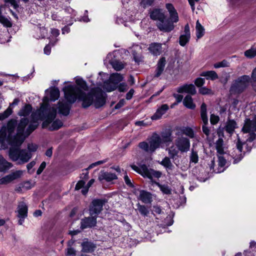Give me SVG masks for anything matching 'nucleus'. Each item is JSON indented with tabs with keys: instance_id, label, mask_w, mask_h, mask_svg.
<instances>
[{
	"instance_id": "1",
	"label": "nucleus",
	"mask_w": 256,
	"mask_h": 256,
	"mask_svg": "<svg viewBox=\"0 0 256 256\" xmlns=\"http://www.w3.org/2000/svg\"><path fill=\"white\" fill-rule=\"evenodd\" d=\"M28 123L27 118H22L18 126L16 134L13 137L12 134L17 124L16 120H10L7 126H3L0 130V144L4 145L6 142H8L11 146L8 152L9 157L12 160L17 162L20 164L27 162L32 156L30 152L20 148L24 140V130Z\"/></svg>"
},
{
	"instance_id": "2",
	"label": "nucleus",
	"mask_w": 256,
	"mask_h": 256,
	"mask_svg": "<svg viewBox=\"0 0 256 256\" xmlns=\"http://www.w3.org/2000/svg\"><path fill=\"white\" fill-rule=\"evenodd\" d=\"M64 91V97L69 103H74L78 98L82 102V106L84 108H86L92 104L94 98V104L96 108L103 106L106 103V99L102 92L94 95L90 93L86 94L80 88L71 85L65 86Z\"/></svg>"
},
{
	"instance_id": "3",
	"label": "nucleus",
	"mask_w": 256,
	"mask_h": 256,
	"mask_svg": "<svg viewBox=\"0 0 256 256\" xmlns=\"http://www.w3.org/2000/svg\"><path fill=\"white\" fill-rule=\"evenodd\" d=\"M56 115V109L54 107H50L42 104L40 108L32 114L34 118L43 120L42 127L49 130H56L62 126V122L59 120H54Z\"/></svg>"
},
{
	"instance_id": "4",
	"label": "nucleus",
	"mask_w": 256,
	"mask_h": 256,
	"mask_svg": "<svg viewBox=\"0 0 256 256\" xmlns=\"http://www.w3.org/2000/svg\"><path fill=\"white\" fill-rule=\"evenodd\" d=\"M250 78L249 76L244 75L239 76L233 81L230 88L231 94H236L242 92L249 85Z\"/></svg>"
},
{
	"instance_id": "5",
	"label": "nucleus",
	"mask_w": 256,
	"mask_h": 256,
	"mask_svg": "<svg viewBox=\"0 0 256 256\" xmlns=\"http://www.w3.org/2000/svg\"><path fill=\"white\" fill-rule=\"evenodd\" d=\"M161 144L162 140L160 136L154 134L150 139L148 143L146 142H141L139 144L138 146L146 152H153L160 146Z\"/></svg>"
},
{
	"instance_id": "6",
	"label": "nucleus",
	"mask_w": 256,
	"mask_h": 256,
	"mask_svg": "<svg viewBox=\"0 0 256 256\" xmlns=\"http://www.w3.org/2000/svg\"><path fill=\"white\" fill-rule=\"evenodd\" d=\"M107 202L106 199H94L92 200L89 208L90 216L97 217L103 210V206Z\"/></svg>"
},
{
	"instance_id": "7",
	"label": "nucleus",
	"mask_w": 256,
	"mask_h": 256,
	"mask_svg": "<svg viewBox=\"0 0 256 256\" xmlns=\"http://www.w3.org/2000/svg\"><path fill=\"white\" fill-rule=\"evenodd\" d=\"M245 142H242L238 136L236 142V148L234 149L231 153V156L233 159L232 163L236 164L244 158V152L242 151V146Z\"/></svg>"
},
{
	"instance_id": "8",
	"label": "nucleus",
	"mask_w": 256,
	"mask_h": 256,
	"mask_svg": "<svg viewBox=\"0 0 256 256\" xmlns=\"http://www.w3.org/2000/svg\"><path fill=\"white\" fill-rule=\"evenodd\" d=\"M200 118L202 122V130L207 137L210 135V130L207 126L208 124V119L207 114V106L205 103L203 102L200 108Z\"/></svg>"
},
{
	"instance_id": "9",
	"label": "nucleus",
	"mask_w": 256,
	"mask_h": 256,
	"mask_svg": "<svg viewBox=\"0 0 256 256\" xmlns=\"http://www.w3.org/2000/svg\"><path fill=\"white\" fill-rule=\"evenodd\" d=\"M236 128V122L233 120H227L224 127L220 126L218 128L217 130V134L219 136H224V131L226 130V132L231 136L234 134V130Z\"/></svg>"
},
{
	"instance_id": "10",
	"label": "nucleus",
	"mask_w": 256,
	"mask_h": 256,
	"mask_svg": "<svg viewBox=\"0 0 256 256\" xmlns=\"http://www.w3.org/2000/svg\"><path fill=\"white\" fill-rule=\"evenodd\" d=\"M174 144L181 152H186L190 149V140L186 137L182 136L178 137L175 140Z\"/></svg>"
},
{
	"instance_id": "11",
	"label": "nucleus",
	"mask_w": 256,
	"mask_h": 256,
	"mask_svg": "<svg viewBox=\"0 0 256 256\" xmlns=\"http://www.w3.org/2000/svg\"><path fill=\"white\" fill-rule=\"evenodd\" d=\"M16 212H17V216L19 218L18 224L22 225L24 219L28 216V208L26 204L24 202H20Z\"/></svg>"
},
{
	"instance_id": "12",
	"label": "nucleus",
	"mask_w": 256,
	"mask_h": 256,
	"mask_svg": "<svg viewBox=\"0 0 256 256\" xmlns=\"http://www.w3.org/2000/svg\"><path fill=\"white\" fill-rule=\"evenodd\" d=\"M22 174V171L16 170L0 178V184H6L20 178Z\"/></svg>"
},
{
	"instance_id": "13",
	"label": "nucleus",
	"mask_w": 256,
	"mask_h": 256,
	"mask_svg": "<svg viewBox=\"0 0 256 256\" xmlns=\"http://www.w3.org/2000/svg\"><path fill=\"white\" fill-rule=\"evenodd\" d=\"M96 218L93 216H91L86 217L81 220L80 228L82 230L91 228L96 226Z\"/></svg>"
},
{
	"instance_id": "14",
	"label": "nucleus",
	"mask_w": 256,
	"mask_h": 256,
	"mask_svg": "<svg viewBox=\"0 0 256 256\" xmlns=\"http://www.w3.org/2000/svg\"><path fill=\"white\" fill-rule=\"evenodd\" d=\"M242 131L244 133L256 132V116L252 120L246 119Z\"/></svg>"
},
{
	"instance_id": "15",
	"label": "nucleus",
	"mask_w": 256,
	"mask_h": 256,
	"mask_svg": "<svg viewBox=\"0 0 256 256\" xmlns=\"http://www.w3.org/2000/svg\"><path fill=\"white\" fill-rule=\"evenodd\" d=\"M156 26L160 31L166 32H171L174 28V26L172 22L169 20H165L161 22H158Z\"/></svg>"
},
{
	"instance_id": "16",
	"label": "nucleus",
	"mask_w": 256,
	"mask_h": 256,
	"mask_svg": "<svg viewBox=\"0 0 256 256\" xmlns=\"http://www.w3.org/2000/svg\"><path fill=\"white\" fill-rule=\"evenodd\" d=\"M176 92L180 94L187 93L191 95H194L196 90L194 86L192 84H185L176 88Z\"/></svg>"
},
{
	"instance_id": "17",
	"label": "nucleus",
	"mask_w": 256,
	"mask_h": 256,
	"mask_svg": "<svg viewBox=\"0 0 256 256\" xmlns=\"http://www.w3.org/2000/svg\"><path fill=\"white\" fill-rule=\"evenodd\" d=\"M150 16L152 20L161 22L166 20V16L162 12V10L155 8L150 12Z\"/></svg>"
},
{
	"instance_id": "18",
	"label": "nucleus",
	"mask_w": 256,
	"mask_h": 256,
	"mask_svg": "<svg viewBox=\"0 0 256 256\" xmlns=\"http://www.w3.org/2000/svg\"><path fill=\"white\" fill-rule=\"evenodd\" d=\"M82 251L84 252L90 253L93 252L96 248V244L91 241L86 239L82 242Z\"/></svg>"
},
{
	"instance_id": "19",
	"label": "nucleus",
	"mask_w": 256,
	"mask_h": 256,
	"mask_svg": "<svg viewBox=\"0 0 256 256\" xmlns=\"http://www.w3.org/2000/svg\"><path fill=\"white\" fill-rule=\"evenodd\" d=\"M148 50L154 56H159L162 52V44L157 42L152 43L150 44Z\"/></svg>"
},
{
	"instance_id": "20",
	"label": "nucleus",
	"mask_w": 256,
	"mask_h": 256,
	"mask_svg": "<svg viewBox=\"0 0 256 256\" xmlns=\"http://www.w3.org/2000/svg\"><path fill=\"white\" fill-rule=\"evenodd\" d=\"M184 34L180 36V44L181 46H184L189 41L190 38V30L188 25L187 24L184 27Z\"/></svg>"
},
{
	"instance_id": "21",
	"label": "nucleus",
	"mask_w": 256,
	"mask_h": 256,
	"mask_svg": "<svg viewBox=\"0 0 256 256\" xmlns=\"http://www.w3.org/2000/svg\"><path fill=\"white\" fill-rule=\"evenodd\" d=\"M166 64V59L164 57H162L158 62L154 78L159 77L164 70Z\"/></svg>"
},
{
	"instance_id": "22",
	"label": "nucleus",
	"mask_w": 256,
	"mask_h": 256,
	"mask_svg": "<svg viewBox=\"0 0 256 256\" xmlns=\"http://www.w3.org/2000/svg\"><path fill=\"white\" fill-rule=\"evenodd\" d=\"M58 109L60 114L64 116H68L70 113V106L64 100L59 101Z\"/></svg>"
},
{
	"instance_id": "23",
	"label": "nucleus",
	"mask_w": 256,
	"mask_h": 256,
	"mask_svg": "<svg viewBox=\"0 0 256 256\" xmlns=\"http://www.w3.org/2000/svg\"><path fill=\"white\" fill-rule=\"evenodd\" d=\"M117 178L116 174L101 171L98 176V179L100 181L105 180L106 182H110Z\"/></svg>"
},
{
	"instance_id": "24",
	"label": "nucleus",
	"mask_w": 256,
	"mask_h": 256,
	"mask_svg": "<svg viewBox=\"0 0 256 256\" xmlns=\"http://www.w3.org/2000/svg\"><path fill=\"white\" fill-rule=\"evenodd\" d=\"M168 109V106L166 104L162 105L158 110L152 116V120H158L164 114Z\"/></svg>"
},
{
	"instance_id": "25",
	"label": "nucleus",
	"mask_w": 256,
	"mask_h": 256,
	"mask_svg": "<svg viewBox=\"0 0 256 256\" xmlns=\"http://www.w3.org/2000/svg\"><path fill=\"white\" fill-rule=\"evenodd\" d=\"M12 166V164L7 161L0 154V172H5Z\"/></svg>"
},
{
	"instance_id": "26",
	"label": "nucleus",
	"mask_w": 256,
	"mask_h": 256,
	"mask_svg": "<svg viewBox=\"0 0 256 256\" xmlns=\"http://www.w3.org/2000/svg\"><path fill=\"white\" fill-rule=\"evenodd\" d=\"M138 199L144 203L150 204L152 202V196L150 192L141 190L140 192Z\"/></svg>"
},
{
	"instance_id": "27",
	"label": "nucleus",
	"mask_w": 256,
	"mask_h": 256,
	"mask_svg": "<svg viewBox=\"0 0 256 256\" xmlns=\"http://www.w3.org/2000/svg\"><path fill=\"white\" fill-rule=\"evenodd\" d=\"M131 168L134 170L146 177L150 170V169H148V166L144 164L140 165L139 167L135 165H131Z\"/></svg>"
},
{
	"instance_id": "28",
	"label": "nucleus",
	"mask_w": 256,
	"mask_h": 256,
	"mask_svg": "<svg viewBox=\"0 0 256 256\" xmlns=\"http://www.w3.org/2000/svg\"><path fill=\"white\" fill-rule=\"evenodd\" d=\"M183 104L185 107L190 110H194L196 107V104L190 94L186 95L184 98Z\"/></svg>"
},
{
	"instance_id": "29",
	"label": "nucleus",
	"mask_w": 256,
	"mask_h": 256,
	"mask_svg": "<svg viewBox=\"0 0 256 256\" xmlns=\"http://www.w3.org/2000/svg\"><path fill=\"white\" fill-rule=\"evenodd\" d=\"M160 137L161 138L162 144L170 143L172 141V134L170 130L162 132Z\"/></svg>"
},
{
	"instance_id": "30",
	"label": "nucleus",
	"mask_w": 256,
	"mask_h": 256,
	"mask_svg": "<svg viewBox=\"0 0 256 256\" xmlns=\"http://www.w3.org/2000/svg\"><path fill=\"white\" fill-rule=\"evenodd\" d=\"M34 113L35 112H34ZM34 114V113L32 114ZM32 116L34 120H38L36 118H34L32 115ZM38 126V124L37 121L34 120L32 122L30 123L28 125V128L26 129V131L25 132H24V138H25L26 136H29L30 134L32 133L37 128Z\"/></svg>"
},
{
	"instance_id": "31",
	"label": "nucleus",
	"mask_w": 256,
	"mask_h": 256,
	"mask_svg": "<svg viewBox=\"0 0 256 256\" xmlns=\"http://www.w3.org/2000/svg\"><path fill=\"white\" fill-rule=\"evenodd\" d=\"M110 80L113 82V84L116 85V88H118V84L123 80V76L120 74L114 73L112 74L110 76Z\"/></svg>"
},
{
	"instance_id": "32",
	"label": "nucleus",
	"mask_w": 256,
	"mask_h": 256,
	"mask_svg": "<svg viewBox=\"0 0 256 256\" xmlns=\"http://www.w3.org/2000/svg\"><path fill=\"white\" fill-rule=\"evenodd\" d=\"M200 76H205L207 79H210L212 80L218 79V78L216 72L214 70L204 72L200 74Z\"/></svg>"
},
{
	"instance_id": "33",
	"label": "nucleus",
	"mask_w": 256,
	"mask_h": 256,
	"mask_svg": "<svg viewBox=\"0 0 256 256\" xmlns=\"http://www.w3.org/2000/svg\"><path fill=\"white\" fill-rule=\"evenodd\" d=\"M196 38L199 39L204 35V28L200 24L198 20L196 22Z\"/></svg>"
},
{
	"instance_id": "34",
	"label": "nucleus",
	"mask_w": 256,
	"mask_h": 256,
	"mask_svg": "<svg viewBox=\"0 0 256 256\" xmlns=\"http://www.w3.org/2000/svg\"><path fill=\"white\" fill-rule=\"evenodd\" d=\"M103 88L108 92L113 91L116 88V85L110 80V78L108 80L104 83Z\"/></svg>"
},
{
	"instance_id": "35",
	"label": "nucleus",
	"mask_w": 256,
	"mask_h": 256,
	"mask_svg": "<svg viewBox=\"0 0 256 256\" xmlns=\"http://www.w3.org/2000/svg\"><path fill=\"white\" fill-rule=\"evenodd\" d=\"M224 140L222 138H219L216 142V148L217 152L220 154H224Z\"/></svg>"
},
{
	"instance_id": "36",
	"label": "nucleus",
	"mask_w": 256,
	"mask_h": 256,
	"mask_svg": "<svg viewBox=\"0 0 256 256\" xmlns=\"http://www.w3.org/2000/svg\"><path fill=\"white\" fill-rule=\"evenodd\" d=\"M160 164L168 170H172L174 166L170 160V158L167 156H166L162 160V161L160 162Z\"/></svg>"
},
{
	"instance_id": "37",
	"label": "nucleus",
	"mask_w": 256,
	"mask_h": 256,
	"mask_svg": "<svg viewBox=\"0 0 256 256\" xmlns=\"http://www.w3.org/2000/svg\"><path fill=\"white\" fill-rule=\"evenodd\" d=\"M137 209L140 213L144 216H148L150 213L148 209L145 206L140 204H137Z\"/></svg>"
},
{
	"instance_id": "38",
	"label": "nucleus",
	"mask_w": 256,
	"mask_h": 256,
	"mask_svg": "<svg viewBox=\"0 0 256 256\" xmlns=\"http://www.w3.org/2000/svg\"><path fill=\"white\" fill-rule=\"evenodd\" d=\"M60 96V91L58 88H54L50 90V99L52 101L58 100Z\"/></svg>"
},
{
	"instance_id": "39",
	"label": "nucleus",
	"mask_w": 256,
	"mask_h": 256,
	"mask_svg": "<svg viewBox=\"0 0 256 256\" xmlns=\"http://www.w3.org/2000/svg\"><path fill=\"white\" fill-rule=\"evenodd\" d=\"M156 184L157 185L160 190L164 194H171V189L168 185L166 184H161L158 182H155Z\"/></svg>"
},
{
	"instance_id": "40",
	"label": "nucleus",
	"mask_w": 256,
	"mask_h": 256,
	"mask_svg": "<svg viewBox=\"0 0 256 256\" xmlns=\"http://www.w3.org/2000/svg\"><path fill=\"white\" fill-rule=\"evenodd\" d=\"M218 159V165L220 168H218V171L216 172V173H219L223 172L224 168H222L226 164V160L223 156H219Z\"/></svg>"
},
{
	"instance_id": "41",
	"label": "nucleus",
	"mask_w": 256,
	"mask_h": 256,
	"mask_svg": "<svg viewBox=\"0 0 256 256\" xmlns=\"http://www.w3.org/2000/svg\"><path fill=\"white\" fill-rule=\"evenodd\" d=\"M110 64L112 66V68L116 70L119 71L124 68V65L122 62L114 60L110 62Z\"/></svg>"
},
{
	"instance_id": "42",
	"label": "nucleus",
	"mask_w": 256,
	"mask_h": 256,
	"mask_svg": "<svg viewBox=\"0 0 256 256\" xmlns=\"http://www.w3.org/2000/svg\"><path fill=\"white\" fill-rule=\"evenodd\" d=\"M162 174L160 172L156 171L153 169H150L146 177L150 178H159L161 176Z\"/></svg>"
},
{
	"instance_id": "43",
	"label": "nucleus",
	"mask_w": 256,
	"mask_h": 256,
	"mask_svg": "<svg viewBox=\"0 0 256 256\" xmlns=\"http://www.w3.org/2000/svg\"><path fill=\"white\" fill-rule=\"evenodd\" d=\"M32 110V108L30 104H26L20 112V116H26L28 115Z\"/></svg>"
},
{
	"instance_id": "44",
	"label": "nucleus",
	"mask_w": 256,
	"mask_h": 256,
	"mask_svg": "<svg viewBox=\"0 0 256 256\" xmlns=\"http://www.w3.org/2000/svg\"><path fill=\"white\" fill-rule=\"evenodd\" d=\"M244 56L250 58H254L256 56V48L252 47L250 49L245 51Z\"/></svg>"
},
{
	"instance_id": "45",
	"label": "nucleus",
	"mask_w": 256,
	"mask_h": 256,
	"mask_svg": "<svg viewBox=\"0 0 256 256\" xmlns=\"http://www.w3.org/2000/svg\"><path fill=\"white\" fill-rule=\"evenodd\" d=\"M180 151L178 149H176L174 146H170L168 149V154L170 158L174 159L176 156Z\"/></svg>"
},
{
	"instance_id": "46",
	"label": "nucleus",
	"mask_w": 256,
	"mask_h": 256,
	"mask_svg": "<svg viewBox=\"0 0 256 256\" xmlns=\"http://www.w3.org/2000/svg\"><path fill=\"white\" fill-rule=\"evenodd\" d=\"M229 66L230 63L226 60H224L222 62H216L214 64V66L215 68L228 67Z\"/></svg>"
},
{
	"instance_id": "47",
	"label": "nucleus",
	"mask_w": 256,
	"mask_h": 256,
	"mask_svg": "<svg viewBox=\"0 0 256 256\" xmlns=\"http://www.w3.org/2000/svg\"><path fill=\"white\" fill-rule=\"evenodd\" d=\"M182 131L183 134H186L190 138H194V130L190 128H185Z\"/></svg>"
},
{
	"instance_id": "48",
	"label": "nucleus",
	"mask_w": 256,
	"mask_h": 256,
	"mask_svg": "<svg viewBox=\"0 0 256 256\" xmlns=\"http://www.w3.org/2000/svg\"><path fill=\"white\" fill-rule=\"evenodd\" d=\"M76 84L80 86V88L82 90H88V87L86 85V84L85 81L83 80L82 79H78L76 80Z\"/></svg>"
},
{
	"instance_id": "49",
	"label": "nucleus",
	"mask_w": 256,
	"mask_h": 256,
	"mask_svg": "<svg viewBox=\"0 0 256 256\" xmlns=\"http://www.w3.org/2000/svg\"><path fill=\"white\" fill-rule=\"evenodd\" d=\"M0 22L7 27L12 26V24L8 19L4 16L2 14H0Z\"/></svg>"
},
{
	"instance_id": "50",
	"label": "nucleus",
	"mask_w": 256,
	"mask_h": 256,
	"mask_svg": "<svg viewBox=\"0 0 256 256\" xmlns=\"http://www.w3.org/2000/svg\"><path fill=\"white\" fill-rule=\"evenodd\" d=\"M12 113V110L10 108V106L8 107L6 110L2 114H0V120H4L6 118H8L10 115Z\"/></svg>"
},
{
	"instance_id": "51",
	"label": "nucleus",
	"mask_w": 256,
	"mask_h": 256,
	"mask_svg": "<svg viewBox=\"0 0 256 256\" xmlns=\"http://www.w3.org/2000/svg\"><path fill=\"white\" fill-rule=\"evenodd\" d=\"M198 155L196 152H194L192 150L191 155L190 156V162H194L196 164L198 162Z\"/></svg>"
},
{
	"instance_id": "52",
	"label": "nucleus",
	"mask_w": 256,
	"mask_h": 256,
	"mask_svg": "<svg viewBox=\"0 0 256 256\" xmlns=\"http://www.w3.org/2000/svg\"><path fill=\"white\" fill-rule=\"evenodd\" d=\"M170 20L171 22L173 24L174 22H177L178 21V16L177 12L174 13H172L170 14Z\"/></svg>"
},
{
	"instance_id": "53",
	"label": "nucleus",
	"mask_w": 256,
	"mask_h": 256,
	"mask_svg": "<svg viewBox=\"0 0 256 256\" xmlns=\"http://www.w3.org/2000/svg\"><path fill=\"white\" fill-rule=\"evenodd\" d=\"M154 0H142L140 4L144 8L150 6L154 3Z\"/></svg>"
},
{
	"instance_id": "54",
	"label": "nucleus",
	"mask_w": 256,
	"mask_h": 256,
	"mask_svg": "<svg viewBox=\"0 0 256 256\" xmlns=\"http://www.w3.org/2000/svg\"><path fill=\"white\" fill-rule=\"evenodd\" d=\"M220 120V118L218 116L212 114L210 116V122L212 124H216Z\"/></svg>"
},
{
	"instance_id": "55",
	"label": "nucleus",
	"mask_w": 256,
	"mask_h": 256,
	"mask_svg": "<svg viewBox=\"0 0 256 256\" xmlns=\"http://www.w3.org/2000/svg\"><path fill=\"white\" fill-rule=\"evenodd\" d=\"M166 8L169 14H171L172 13H174V12H176V10L172 4H166Z\"/></svg>"
},
{
	"instance_id": "56",
	"label": "nucleus",
	"mask_w": 256,
	"mask_h": 256,
	"mask_svg": "<svg viewBox=\"0 0 256 256\" xmlns=\"http://www.w3.org/2000/svg\"><path fill=\"white\" fill-rule=\"evenodd\" d=\"M204 79L200 78H196L194 81V84L198 87H201L204 84Z\"/></svg>"
},
{
	"instance_id": "57",
	"label": "nucleus",
	"mask_w": 256,
	"mask_h": 256,
	"mask_svg": "<svg viewBox=\"0 0 256 256\" xmlns=\"http://www.w3.org/2000/svg\"><path fill=\"white\" fill-rule=\"evenodd\" d=\"M248 133L249 134L246 142H252L256 138V134L254 132H250Z\"/></svg>"
},
{
	"instance_id": "58",
	"label": "nucleus",
	"mask_w": 256,
	"mask_h": 256,
	"mask_svg": "<svg viewBox=\"0 0 256 256\" xmlns=\"http://www.w3.org/2000/svg\"><path fill=\"white\" fill-rule=\"evenodd\" d=\"M124 180L126 182V184L130 187L133 188L134 185L132 184V182L130 181V179L129 177L127 175V174H126L124 176Z\"/></svg>"
},
{
	"instance_id": "59",
	"label": "nucleus",
	"mask_w": 256,
	"mask_h": 256,
	"mask_svg": "<svg viewBox=\"0 0 256 256\" xmlns=\"http://www.w3.org/2000/svg\"><path fill=\"white\" fill-rule=\"evenodd\" d=\"M210 90L206 87H202L199 90V92L202 94H210Z\"/></svg>"
},
{
	"instance_id": "60",
	"label": "nucleus",
	"mask_w": 256,
	"mask_h": 256,
	"mask_svg": "<svg viewBox=\"0 0 256 256\" xmlns=\"http://www.w3.org/2000/svg\"><path fill=\"white\" fill-rule=\"evenodd\" d=\"M46 166V163L44 162H42L41 164L40 165L38 170H37V172H36L37 174H40L42 172L43 170L44 169Z\"/></svg>"
},
{
	"instance_id": "61",
	"label": "nucleus",
	"mask_w": 256,
	"mask_h": 256,
	"mask_svg": "<svg viewBox=\"0 0 256 256\" xmlns=\"http://www.w3.org/2000/svg\"><path fill=\"white\" fill-rule=\"evenodd\" d=\"M84 184H85V182L84 180H80L78 181L76 186L75 190H78L80 189L81 188H82L84 186Z\"/></svg>"
},
{
	"instance_id": "62",
	"label": "nucleus",
	"mask_w": 256,
	"mask_h": 256,
	"mask_svg": "<svg viewBox=\"0 0 256 256\" xmlns=\"http://www.w3.org/2000/svg\"><path fill=\"white\" fill-rule=\"evenodd\" d=\"M88 169L86 168V169H84V170L82 171V173L81 175V178L82 179H84V180H87L88 178Z\"/></svg>"
},
{
	"instance_id": "63",
	"label": "nucleus",
	"mask_w": 256,
	"mask_h": 256,
	"mask_svg": "<svg viewBox=\"0 0 256 256\" xmlns=\"http://www.w3.org/2000/svg\"><path fill=\"white\" fill-rule=\"evenodd\" d=\"M28 148L30 152H35L38 148V146L36 144H28Z\"/></svg>"
},
{
	"instance_id": "64",
	"label": "nucleus",
	"mask_w": 256,
	"mask_h": 256,
	"mask_svg": "<svg viewBox=\"0 0 256 256\" xmlns=\"http://www.w3.org/2000/svg\"><path fill=\"white\" fill-rule=\"evenodd\" d=\"M66 255L68 256H76V250L72 248L67 249Z\"/></svg>"
}]
</instances>
